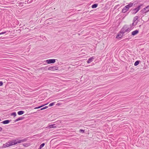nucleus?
<instances>
[{
  "mask_svg": "<svg viewBox=\"0 0 149 149\" xmlns=\"http://www.w3.org/2000/svg\"><path fill=\"white\" fill-rule=\"evenodd\" d=\"M133 28V27L132 26L130 28H127L126 26H125L121 29L120 33L123 34L125 32H129Z\"/></svg>",
  "mask_w": 149,
  "mask_h": 149,
  "instance_id": "obj_1",
  "label": "nucleus"
},
{
  "mask_svg": "<svg viewBox=\"0 0 149 149\" xmlns=\"http://www.w3.org/2000/svg\"><path fill=\"white\" fill-rule=\"evenodd\" d=\"M141 5L139 6L137 8H135L132 10V13L134 14L136 13L139 10Z\"/></svg>",
  "mask_w": 149,
  "mask_h": 149,
  "instance_id": "obj_2",
  "label": "nucleus"
},
{
  "mask_svg": "<svg viewBox=\"0 0 149 149\" xmlns=\"http://www.w3.org/2000/svg\"><path fill=\"white\" fill-rule=\"evenodd\" d=\"M13 144V141L8 142V143H6L5 144H4L3 145V147L4 148L8 147L9 146H10L14 145V144Z\"/></svg>",
  "mask_w": 149,
  "mask_h": 149,
  "instance_id": "obj_3",
  "label": "nucleus"
},
{
  "mask_svg": "<svg viewBox=\"0 0 149 149\" xmlns=\"http://www.w3.org/2000/svg\"><path fill=\"white\" fill-rule=\"evenodd\" d=\"M149 11V5L147 7L143 9L141 11L142 13H146Z\"/></svg>",
  "mask_w": 149,
  "mask_h": 149,
  "instance_id": "obj_4",
  "label": "nucleus"
},
{
  "mask_svg": "<svg viewBox=\"0 0 149 149\" xmlns=\"http://www.w3.org/2000/svg\"><path fill=\"white\" fill-rule=\"evenodd\" d=\"M26 141L25 139H23L22 140H19L18 141H14L13 144L15 145L18 143H20L23 142H25Z\"/></svg>",
  "mask_w": 149,
  "mask_h": 149,
  "instance_id": "obj_5",
  "label": "nucleus"
},
{
  "mask_svg": "<svg viewBox=\"0 0 149 149\" xmlns=\"http://www.w3.org/2000/svg\"><path fill=\"white\" fill-rule=\"evenodd\" d=\"M58 67L56 66H54L53 67H50L48 68V70H50L52 71H54L58 69Z\"/></svg>",
  "mask_w": 149,
  "mask_h": 149,
  "instance_id": "obj_6",
  "label": "nucleus"
},
{
  "mask_svg": "<svg viewBox=\"0 0 149 149\" xmlns=\"http://www.w3.org/2000/svg\"><path fill=\"white\" fill-rule=\"evenodd\" d=\"M56 59H50L46 60V62L48 64L54 63Z\"/></svg>",
  "mask_w": 149,
  "mask_h": 149,
  "instance_id": "obj_7",
  "label": "nucleus"
},
{
  "mask_svg": "<svg viewBox=\"0 0 149 149\" xmlns=\"http://www.w3.org/2000/svg\"><path fill=\"white\" fill-rule=\"evenodd\" d=\"M94 59V57H92L89 58L87 61V63H90L93 61V60Z\"/></svg>",
  "mask_w": 149,
  "mask_h": 149,
  "instance_id": "obj_8",
  "label": "nucleus"
},
{
  "mask_svg": "<svg viewBox=\"0 0 149 149\" xmlns=\"http://www.w3.org/2000/svg\"><path fill=\"white\" fill-rule=\"evenodd\" d=\"M139 31L138 30H136L132 32V36H135L139 33Z\"/></svg>",
  "mask_w": 149,
  "mask_h": 149,
  "instance_id": "obj_9",
  "label": "nucleus"
},
{
  "mask_svg": "<svg viewBox=\"0 0 149 149\" xmlns=\"http://www.w3.org/2000/svg\"><path fill=\"white\" fill-rule=\"evenodd\" d=\"M133 3H130L128 5H127L125 6V8H127V9H129L130 7H132L133 6Z\"/></svg>",
  "mask_w": 149,
  "mask_h": 149,
  "instance_id": "obj_10",
  "label": "nucleus"
},
{
  "mask_svg": "<svg viewBox=\"0 0 149 149\" xmlns=\"http://www.w3.org/2000/svg\"><path fill=\"white\" fill-rule=\"evenodd\" d=\"M10 121L9 120H6L3 121L2 123L4 124H7Z\"/></svg>",
  "mask_w": 149,
  "mask_h": 149,
  "instance_id": "obj_11",
  "label": "nucleus"
},
{
  "mask_svg": "<svg viewBox=\"0 0 149 149\" xmlns=\"http://www.w3.org/2000/svg\"><path fill=\"white\" fill-rule=\"evenodd\" d=\"M128 9L127 8H125V6L123 8L122 10V12L123 13H125Z\"/></svg>",
  "mask_w": 149,
  "mask_h": 149,
  "instance_id": "obj_12",
  "label": "nucleus"
},
{
  "mask_svg": "<svg viewBox=\"0 0 149 149\" xmlns=\"http://www.w3.org/2000/svg\"><path fill=\"white\" fill-rule=\"evenodd\" d=\"M24 112L23 111H20L17 112V114L19 115H21L24 113Z\"/></svg>",
  "mask_w": 149,
  "mask_h": 149,
  "instance_id": "obj_13",
  "label": "nucleus"
},
{
  "mask_svg": "<svg viewBox=\"0 0 149 149\" xmlns=\"http://www.w3.org/2000/svg\"><path fill=\"white\" fill-rule=\"evenodd\" d=\"M123 34H119L117 35L116 38L117 39L120 38L122 37Z\"/></svg>",
  "mask_w": 149,
  "mask_h": 149,
  "instance_id": "obj_14",
  "label": "nucleus"
},
{
  "mask_svg": "<svg viewBox=\"0 0 149 149\" xmlns=\"http://www.w3.org/2000/svg\"><path fill=\"white\" fill-rule=\"evenodd\" d=\"M49 128H51L56 127V126H55V125L54 124H52V125H50L49 126Z\"/></svg>",
  "mask_w": 149,
  "mask_h": 149,
  "instance_id": "obj_15",
  "label": "nucleus"
},
{
  "mask_svg": "<svg viewBox=\"0 0 149 149\" xmlns=\"http://www.w3.org/2000/svg\"><path fill=\"white\" fill-rule=\"evenodd\" d=\"M97 6H98V4H97L95 3V4H94L91 7L92 8H96Z\"/></svg>",
  "mask_w": 149,
  "mask_h": 149,
  "instance_id": "obj_16",
  "label": "nucleus"
},
{
  "mask_svg": "<svg viewBox=\"0 0 149 149\" xmlns=\"http://www.w3.org/2000/svg\"><path fill=\"white\" fill-rule=\"evenodd\" d=\"M23 119H24L23 117H20V118H19L16 119L15 121L17 122V121H19V120H23Z\"/></svg>",
  "mask_w": 149,
  "mask_h": 149,
  "instance_id": "obj_17",
  "label": "nucleus"
},
{
  "mask_svg": "<svg viewBox=\"0 0 149 149\" xmlns=\"http://www.w3.org/2000/svg\"><path fill=\"white\" fill-rule=\"evenodd\" d=\"M140 62L139 61H136L134 63V65L135 66L139 64Z\"/></svg>",
  "mask_w": 149,
  "mask_h": 149,
  "instance_id": "obj_18",
  "label": "nucleus"
},
{
  "mask_svg": "<svg viewBox=\"0 0 149 149\" xmlns=\"http://www.w3.org/2000/svg\"><path fill=\"white\" fill-rule=\"evenodd\" d=\"M45 143H43L41 144L40 145L38 149H41L43 147H44V146H45Z\"/></svg>",
  "mask_w": 149,
  "mask_h": 149,
  "instance_id": "obj_19",
  "label": "nucleus"
},
{
  "mask_svg": "<svg viewBox=\"0 0 149 149\" xmlns=\"http://www.w3.org/2000/svg\"><path fill=\"white\" fill-rule=\"evenodd\" d=\"M138 19V16H136L134 18L133 20V21L134 22H135V21L137 20Z\"/></svg>",
  "mask_w": 149,
  "mask_h": 149,
  "instance_id": "obj_20",
  "label": "nucleus"
},
{
  "mask_svg": "<svg viewBox=\"0 0 149 149\" xmlns=\"http://www.w3.org/2000/svg\"><path fill=\"white\" fill-rule=\"evenodd\" d=\"M55 103V102H53L49 104V107H51V106H53L54 105Z\"/></svg>",
  "mask_w": 149,
  "mask_h": 149,
  "instance_id": "obj_21",
  "label": "nucleus"
},
{
  "mask_svg": "<svg viewBox=\"0 0 149 149\" xmlns=\"http://www.w3.org/2000/svg\"><path fill=\"white\" fill-rule=\"evenodd\" d=\"M16 114L15 112H13V113H12L11 115V116H14V117L15 116H16Z\"/></svg>",
  "mask_w": 149,
  "mask_h": 149,
  "instance_id": "obj_22",
  "label": "nucleus"
},
{
  "mask_svg": "<svg viewBox=\"0 0 149 149\" xmlns=\"http://www.w3.org/2000/svg\"><path fill=\"white\" fill-rule=\"evenodd\" d=\"M135 22H134V21H133V23H132V26H131L132 27H133V26H135L136 25V24H137V22H136L135 23Z\"/></svg>",
  "mask_w": 149,
  "mask_h": 149,
  "instance_id": "obj_23",
  "label": "nucleus"
},
{
  "mask_svg": "<svg viewBox=\"0 0 149 149\" xmlns=\"http://www.w3.org/2000/svg\"><path fill=\"white\" fill-rule=\"evenodd\" d=\"M44 105H41L40 106L36 107L34 108V109H38L40 108H41V107H42Z\"/></svg>",
  "mask_w": 149,
  "mask_h": 149,
  "instance_id": "obj_24",
  "label": "nucleus"
},
{
  "mask_svg": "<svg viewBox=\"0 0 149 149\" xmlns=\"http://www.w3.org/2000/svg\"><path fill=\"white\" fill-rule=\"evenodd\" d=\"M48 106H45L44 107H43L42 108H41L40 109V110H43V109H47L48 108Z\"/></svg>",
  "mask_w": 149,
  "mask_h": 149,
  "instance_id": "obj_25",
  "label": "nucleus"
},
{
  "mask_svg": "<svg viewBox=\"0 0 149 149\" xmlns=\"http://www.w3.org/2000/svg\"><path fill=\"white\" fill-rule=\"evenodd\" d=\"M85 130H83L80 129L79 130V132H82L84 133V132Z\"/></svg>",
  "mask_w": 149,
  "mask_h": 149,
  "instance_id": "obj_26",
  "label": "nucleus"
},
{
  "mask_svg": "<svg viewBox=\"0 0 149 149\" xmlns=\"http://www.w3.org/2000/svg\"><path fill=\"white\" fill-rule=\"evenodd\" d=\"M6 33V31L2 32L1 33H0V35L5 34Z\"/></svg>",
  "mask_w": 149,
  "mask_h": 149,
  "instance_id": "obj_27",
  "label": "nucleus"
},
{
  "mask_svg": "<svg viewBox=\"0 0 149 149\" xmlns=\"http://www.w3.org/2000/svg\"><path fill=\"white\" fill-rule=\"evenodd\" d=\"M3 84V83L2 81H0V86H2Z\"/></svg>",
  "mask_w": 149,
  "mask_h": 149,
  "instance_id": "obj_28",
  "label": "nucleus"
},
{
  "mask_svg": "<svg viewBox=\"0 0 149 149\" xmlns=\"http://www.w3.org/2000/svg\"><path fill=\"white\" fill-rule=\"evenodd\" d=\"M2 130V128L0 127V131H1Z\"/></svg>",
  "mask_w": 149,
  "mask_h": 149,
  "instance_id": "obj_29",
  "label": "nucleus"
}]
</instances>
